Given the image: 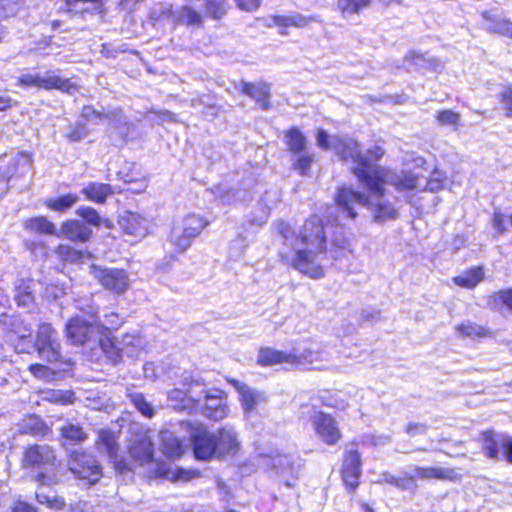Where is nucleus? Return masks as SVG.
Here are the masks:
<instances>
[{"instance_id": "f257e3e1", "label": "nucleus", "mask_w": 512, "mask_h": 512, "mask_svg": "<svg viewBox=\"0 0 512 512\" xmlns=\"http://www.w3.org/2000/svg\"><path fill=\"white\" fill-rule=\"evenodd\" d=\"M334 149L342 162L355 163L351 172L370 195L377 198L385 196L390 170L378 165L386 154L384 140H376L363 153L361 143L357 139L339 137Z\"/></svg>"}, {"instance_id": "f03ea898", "label": "nucleus", "mask_w": 512, "mask_h": 512, "mask_svg": "<svg viewBox=\"0 0 512 512\" xmlns=\"http://www.w3.org/2000/svg\"><path fill=\"white\" fill-rule=\"evenodd\" d=\"M189 441L197 460L210 461L235 457L240 451L237 435L226 427L211 431L202 423H187Z\"/></svg>"}, {"instance_id": "7ed1b4c3", "label": "nucleus", "mask_w": 512, "mask_h": 512, "mask_svg": "<svg viewBox=\"0 0 512 512\" xmlns=\"http://www.w3.org/2000/svg\"><path fill=\"white\" fill-rule=\"evenodd\" d=\"M19 463L23 471L30 473V480L38 488L57 485L61 481V462L55 449L48 444H28L22 450Z\"/></svg>"}, {"instance_id": "20e7f679", "label": "nucleus", "mask_w": 512, "mask_h": 512, "mask_svg": "<svg viewBox=\"0 0 512 512\" xmlns=\"http://www.w3.org/2000/svg\"><path fill=\"white\" fill-rule=\"evenodd\" d=\"M204 385L202 381L187 378L182 381V388L173 389L171 398L184 402L180 408L189 412L200 411L205 417L213 421L223 420L228 416L227 393L222 389H212L205 392L203 402L190 395L192 387Z\"/></svg>"}, {"instance_id": "39448f33", "label": "nucleus", "mask_w": 512, "mask_h": 512, "mask_svg": "<svg viewBox=\"0 0 512 512\" xmlns=\"http://www.w3.org/2000/svg\"><path fill=\"white\" fill-rule=\"evenodd\" d=\"M315 352L305 349L301 353L278 350L269 346H262L257 353L256 363L261 367H270L279 364H287L292 367L309 365L314 362Z\"/></svg>"}, {"instance_id": "423d86ee", "label": "nucleus", "mask_w": 512, "mask_h": 512, "mask_svg": "<svg viewBox=\"0 0 512 512\" xmlns=\"http://www.w3.org/2000/svg\"><path fill=\"white\" fill-rule=\"evenodd\" d=\"M90 273L103 290L113 295H124L130 288L129 272L124 268L90 265Z\"/></svg>"}, {"instance_id": "0eeeda50", "label": "nucleus", "mask_w": 512, "mask_h": 512, "mask_svg": "<svg viewBox=\"0 0 512 512\" xmlns=\"http://www.w3.org/2000/svg\"><path fill=\"white\" fill-rule=\"evenodd\" d=\"M17 84L22 88H37L38 90H58L71 94L78 90V85L69 78H63L56 71L48 70L44 76L39 74H23L17 78Z\"/></svg>"}, {"instance_id": "6e6552de", "label": "nucleus", "mask_w": 512, "mask_h": 512, "mask_svg": "<svg viewBox=\"0 0 512 512\" xmlns=\"http://www.w3.org/2000/svg\"><path fill=\"white\" fill-rule=\"evenodd\" d=\"M89 317L91 321L86 320L81 315H74L67 320L64 332L72 345L85 346L94 340L96 333H98V313L91 311L89 312Z\"/></svg>"}, {"instance_id": "1a4fd4ad", "label": "nucleus", "mask_w": 512, "mask_h": 512, "mask_svg": "<svg viewBox=\"0 0 512 512\" xmlns=\"http://www.w3.org/2000/svg\"><path fill=\"white\" fill-rule=\"evenodd\" d=\"M69 471L79 480L89 485L97 483L102 477V467L94 456L85 451H72L68 455Z\"/></svg>"}, {"instance_id": "9d476101", "label": "nucleus", "mask_w": 512, "mask_h": 512, "mask_svg": "<svg viewBox=\"0 0 512 512\" xmlns=\"http://www.w3.org/2000/svg\"><path fill=\"white\" fill-rule=\"evenodd\" d=\"M325 222L319 215L309 216L299 230L297 239L305 247L318 252H327Z\"/></svg>"}, {"instance_id": "9b49d317", "label": "nucleus", "mask_w": 512, "mask_h": 512, "mask_svg": "<svg viewBox=\"0 0 512 512\" xmlns=\"http://www.w3.org/2000/svg\"><path fill=\"white\" fill-rule=\"evenodd\" d=\"M37 353L48 363L61 361V344L57 338V331L50 323H40L35 338Z\"/></svg>"}, {"instance_id": "f8f14e48", "label": "nucleus", "mask_w": 512, "mask_h": 512, "mask_svg": "<svg viewBox=\"0 0 512 512\" xmlns=\"http://www.w3.org/2000/svg\"><path fill=\"white\" fill-rule=\"evenodd\" d=\"M362 459L357 448L347 449L343 453L340 468L341 480L349 493H354L360 485Z\"/></svg>"}, {"instance_id": "ddd939ff", "label": "nucleus", "mask_w": 512, "mask_h": 512, "mask_svg": "<svg viewBox=\"0 0 512 512\" xmlns=\"http://www.w3.org/2000/svg\"><path fill=\"white\" fill-rule=\"evenodd\" d=\"M334 204L339 211L350 219H355L358 213L355 210L357 204L370 208L372 206L369 195L357 191L350 186L342 185L337 188L334 195Z\"/></svg>"}, {"instance_id": "4468645a", "label": "nucleus", "mask_w": 512, "mask_h": 512, "mask_svg": "<svg viewBox=\"0 0 512 512\" xmlns=\"http://www.w3.org/2000/svg\"><path fill=\"white\" fill-rule=\"evenodd\" d=\"M312 425L319 440L327 446L338 445L343 433L336 419L324 411L316 412L312 417Z\"/></svg>"}, {"instance_id": "2eb2a0df", "label": "nucleus", "mask_w": 512, "mask_h": 512, "mask_svg": "<svg viewBox=\"0 0 512 512\" xmlns=\"http://www.w3.org/2000/svg\"><path fill=\"white\" fill-rule=\"evenodd\" d=\"M319 254L326 252H318L310 248L297 249L290 261V266L302 275L311 279H320L325 275L324 267L317 262Z\"/></svg>"}, {"instance_id": "dca6fc26", "label": "nucleus", "mask_w": 512, "mask_h": 512, "mask_svg": "<svg viewBox=\"0 0 512 512\" xmlns=\"http://www.w3.org/2000/svg\"><path fill=\"white\" fill-rule=\"evenodd\" d=\"M420 164L412 169H402L398 173H393L390 177V184L398 192L420 191L421 182L425 176L418 171V168H423L426 160L419 159Z\"/></svg>"}, {"instance_id": "f3484780", "label": "nucleus", "mask_w": 512, "mask_h": 512, "mask_svg": "<svg viewBox=\"0 0 512 512\" xmlns=\"http://www.w3.org/2000/svg\"><path fill=\"white\" fill-rule=\"evenodd\" d=\"M93 232L83 221L66 219L57 230L56 237L63 238L72 243H87L92 239Z\"/></svg>"}, {"instance_id": "a211bd4d", "label": "nucleus", "mask_w": 512, "mask_h": 512, "mask_svg": "<svg viewBox=\"0 0 512 512\" xmlns=\"http://www.w3.org/2000/svg\"><path fill=\"white\" fill-rule=\"evenodd\" d=\"M505 439L506 436L498 434L493 429L482 430L479 434V442L484 456L493 461L504 459L503 445Z\"/></svg>"}, {"instance_id": "6ab92c4d", "label": "nucleus", "mask_w": 512, "mask_h": 512, "mask_svg": "<svg viewBox=\"0 0 512 512\" xmlns=\"http://www.w3.org/2000/svg\"><path fill=\"white\" fill-rule=\"evenodd\" d=\"M161 14L166 17H173L176 24L186 25L189 27H202L204 23V14L189 5L181 6L177 14L172 7L169 5L167 8L161 11Z\"/></svg>"}, {"instance_id": "aec40b11", "label": "nucleus", "mask_w": 512, "mask_h": 512, "mask_svg": "<svg viewBox=\"0 0 512 512\" xmlns=\"http://www.w3.org/2000/svg\"><path fill=\"white\" fill-rule=\"evenodd\" d=\"M240 92L252 100L262 110H269L272 105L270 102V86L266 82H246L241 83Z\"/></svg>"}, {"instance_id": "412c9836", "label": "nucleus", "mask_w": 512, "mask_h": 512, "mask_svg": "<svg viewBox=\"0 0 512 512\" xmlns=\"http://www.w3.org/2000/svg\"><path fill=\"white\" fill-rule=\"evenodd\" d=\"M128 453L135 464H150L154 461V444L148 437L137 438L128 447Z\"/></svg>"}, {"instance_id": "4be33fe9", "label": "nucleus", "mask_w": 512, "mask_h": 512, "mask_svg": "<svg viewBox=\"0 0 512 512\" xmlns=\"http://www.w3.org/2000/svg\"><path fill=\"white\" fill-rule=\"evenodd\" d=\"M416 478L423 480H442L456 482L461 479V474L455 468H442V467H430V466H416L415 467Z\"/></svg>"}, {"instance_id": "5701e85b", "label": "nucleus", "mask_w": 512, "mask_h": 512, "mask_svg": "<svg viewBox=\"0 0 512 512\" xmlns=\"http://www.w3.org/2000/svg\"><path fill=\"white\" fill-rule=\"evenodd\" d=\"M23 228L27 232L36 235L56 236L57 234L55 223L45 215H38L24 219Z\"/></svg>"}, {"instance_id": "b1692460", "label": "nucleus", "mask_w": 512, "mask_h": 512, "mask_svg": "<svg viewBox=\"0 0 512 512\" xmlns=\"http://www.w3.org/2000/svg\"><path fill=\"white\" fill-rule=\"evenodd\" d=\"M81 193L88 201L104 204L107 198L114 193L112 185L108 183L89 182L82 188Z\"/></svg>"}, {"instance_id": "393cba45", "label": "nucleus", "mask_w": 512, "mask_h": 512, "mask_svg": "<svg viewBox=\"0 0 512 512\" xmlns=\"http://www.w3.org/2000/svg\"><path fill=\"white\" fill-rule=\"evenodd\" d=\"M284 143L291 154H300L307 150V139L297 126H292L284 131Z\"/></svg>"}, {"instance_id": "a878e982", "label": "nucleus", "mask_w": 512, "mask_h": 512, "mask_svg": "<svg viewBox=\"0 0 512 512\" xmlns=\"http://www.w3.org/2000/svg\"><path fill=\"white\" fill-rule=\"evenodd\" d=\"M207 225L208 221L203 216L196 213H188L181 219L179 224L174 226L180 228L182 232L188 234L193 239H196Z\"/></svg>"}, {"instance_id": "bb28decb", "label": "nucleus", "mask_w": 512, "mask_h": 512, "mask_svg": "<svg viewBox=\"0 0 512 512\" xmlns=\"http://www.w3.org/2000/svg\"><path fill=\"white\" fill-rule=\"evenodd\" d=\"M225 380L239 393L240 401L245 411L250 412L256 408L259 396L255 391L251 390L235 378L226 377Z\"/></svg>"}, {"instance_id": "cd10ccee", "label": "nucleus", "mask_w": 512, "mask_h": 512, "mask_svg": "<svg viewBox=\"0 0 512 512\" xmlns=\"http://www.w3.org/2000/svg\"><path fill=\"white\" fill-rule=\"evenodd\" d=\"M95 445L102 447L109 458H116L118 456L120 446L115 432L111 429L103 428L98 430Z\"/></svg>"}, {"instance_id": "c85d7f7f", "label": "nucleus", "mask_w": 512, "mask_h": 512, "mask_svg": "<svg viewBox=\"0 0 512 512\" xmlns=\"http://www.w3.org/2000/svg\"><path fill=\"white\" fill-rule=\"evenodd\" d=\"M14 300L20 307H31L35 304L32 279H21L15 288Z\"/></svg>"}, {"instance_id": "c756f323", "label": "nucleus", "mask_w": 512, "mask_h": 512, "mask_svg": "<svg viewBox=\"0 0 512 512\" xmlns=\"http://www.w3.org/2000/svg\"><path fill=\"white\" fill-rule=\"evenodd\" d=\"M484 279V271L481 266L472 267L462 274L453 277V283L465 289L475 288Z\"/></svg>"}, {"instance_id": "7c9ffc66", "label": "nucleus", "mask_w": 512, "mask_h": 512, "mask_svg": "<svg viewBox=\"0 0 512 512\" xmlns=\"http://www.w3.org/2000/svg\"><path fill=\"white\" fill-rule=\"evenodd\" d=\"M98 344L103 354L110 361L118 363L122 360L123 349L118 346L117 340L112 334H101Z\"/></svg>"}, {"instance_id": "2f4dec72", "label": "nucleus", "mask_w": 512, "mask_h": 512, "mask_svg": "<svg viewBox=\"0 0 512 512\" xmlns=\"http://www.w3.org/2000/svg\"><path fill=\"white\" fill-rule=\"evenodd\" d=\"M455 331L463 338L482 339L491 336V331L485 326L471 321H464L455 326Z\"/></svg>"}, {"instance_id": "473e14b6", "label": "nucleus", "mask_w": 512, "mask_h": 512, "mask_svg": "<svg viewBox=\"0 0 512 512\" xmlns=\"http://www.w3.org/2000/svg\"><path fill=\"white\" fill-rule=\"evenodd\" d=\"M383 482L403 491H415L418 487L416 475L410 472L400 476L385 473L383 475Z\"/></svg>"}, {"instance_id": "72a5a7b5", "label": "nucleus", "mask_w": 512, "mask_h": 512, "mask_svg": "<svg viewBox=\"0 0 512 512\" xmlns=\"http://www.w3.org/2000/svg\"><path fill=\"white\" fill-rule=\"evenodd\" d=\"M76 213L84 220L86 225L89 224L95 227L103 226L107 229H112L114 226L109 218H102L99 212L93 207L81 206Z\"/></svg>"}, {"instance_id": "f704fd0d", "label": "nucleus", "mask_w": 512, "mask_h": 512, "mask_svg": "<svg viewBox=\"0 0 512 512\" xmlns=\"http://www.w3.org/2000/svg\"><path fill=\"white\" fill-rule=\"evenodd\" d=\"M79 200L76 193H67L44 201V206L55 212L63 213L72 208Z\"/></svg>"}, {"instance_id": "c9c22d12", "label": "nucleus", "mask_w": 512, "mask_h": 512, "mask_svg": "<svg viewBox=\"0 0 512 512\" xmlns=\"http://www.w3.org/2000/svg\"><path fill=\"white\" fill-rule=\"evenodd\" d=\"M230 8L228 0H204V16L212 20H221Z\"/></svg>"}, {"instance_id": "e433bc0d", "label": "nucleus", "mask_w": 512, "mask_h": 512, "mask_svg": "<svg viewBox=\"0 0 512 512\" xmlns=\"http://www.w3.org/2000/svg\"><path fill=\"white\" fill-rule=\"evenodd\" d=\"M496 100L503 116L512 119V82L500 85Z\"/></svg>"}, {"instance_id": "4c0bfd02", "label": "nucleus", "mask_w": 512, "mask_h": 512, "mask_svg": "<svg viewBox=\"0 0 512 512\" xmlns=\"http://www.w3.org/2000/svg\"><path fill=\"white\" fill-rule=\"evenodd\" d=\"M195 239L182 232L180 228L173 226L170 230L168 241L178 254L185 253Z\"/></svg>"}, {"instance_id": "58836bf2", "label": "nucleus", "mask_w": 512, "mask_h": 512, "mask_svg": "<svg viewBox=\"0 0 512 512\" xmlns=\"http://www.w3.org/2000/svg\"><path fill=\"white\" fill-rule=\"evenodd\" d=\"M61 438L70 444H79L88 439V434L77 424L67 423L59 428Z\"/></svg>"}, {"instance_id": "ea45409f", "label": "nucleus", "mask_w": 512, "mask_h": 512, "mask_svg": "<svg viewBox=\"0 0 512 512\" xmlns=\"http://www.w3.org/2000/svg\"><path fill=\"white\" fill-rule=\"evenodd\" d=\"M446 181V174L438 168H434L426 179L425 184L423 186L421 185L420 191L432 193L439 192L444 189Z\"/></svg>"}, {"instance_id": "a19ab883", "label": "nucleus", "mask_w": 512, "mask_h": 512, "mask_svg": "<svg viewBox=\"0 0 512 512\" xmlns=\"http://www.w3.org/2000/svg\"><path fill=\"white\" fill-rule=\"evenodd\" d=\"M55 253L58 259L64 263L81 262L84 258V252L68 244H59L55 247Z\"/></svg>"}, {"instance_id": "79ce46f5", "label": "nucleus", "mask_w": 512, "mask_h": 512, "mask_svg": "<svg viewBox=\"0 0 512 512\" xmlns=\"http://www.w3.org/2000/svg\"><path fill=\"white\" fill-rule=\"evenodd\" d=\"M36 501L53 511H62L66 507V501L61 495H49L43 492H35Z\"/></svg>"}, {"instance_id": "37998d69", "label": "nucleus", "mask_w": 512, "mask_h": 512, "mask_svg": "<svg viewBox=\"0 0 512 512\" xmlns=\"http://www.w3.org/2000/svg\"><path fill=\"white\" fill-rule=\"evenodd\" d=\"M104 318V324L99 322V319L97 320L99 334H111L112 331H117L125 322L124 317L117 312L105 314Z\"/></svg>"}, {"instance_id": "c03bdc74", "label": "nucleus", "mask_w": 512, "mask_h": 512, "mask_svg": "<svg viewBox=\"0 0 512 512\" xmlns=\"http://www.w3.org/2000/svg\"><path fill=\"white\" fill-rule=\"evenodd\" d=\"M373 0H338L337 7L343 14H359L371 6Z\"/></svg>"}, {"instance_id": "a18cd8bd", "label": "nucleus", "mask_w": 512, "mask_h": 512, "mask_svg": "<svg viewBox=\"0 0 512 512\" xmlns=\"http://www.w3.org/2000/svg\"><path fill=\"white\" fill-rule=\"evenodd\" d=\"M482 18L486 23V30L491 34L503 36L507 19L494 15L491 11L482 12Z\"/></svg>"}, {"instance_id": "49530a36", "label": "nucleus", "mask_w": 512, "mask_h": 512, "mask_svg": "<svg viewBox=\"0 0 512 512\" xmlns=\"http://www.w3.org/2000/svg\"><path fill=\"white\" fill-rule=\"evenodd\" d=\"M434 117L440 126H452L455 130L458 129L461 123L460 113L450 109L439 110Z\"/></svg>"}, {"instance_id": "de8ad7c7", "label": "nucleus", "mask_w": 512, "mask_h": 512, "mask_svg": "<svg viewBox=\"0 0 512 512\" xmlns=\"http://www.w3.org/2000/svg\"><path fill=\"white\" fill-rule=\"evenodd\" d=\"M373 215L376 221L396 219L398 211L389 201L379 202L374 206Z\"/></svg>"}, {"instance_id": "09e8293b", "label": "nucleus", "mask_w": 512, "mask_h": 512, "mask_svg": "<svg viewBox=\"0 0 512 512\" xmlns=\"http://www.w3.org/2000/svg\"><path fill=\"white\" fill-rule=\"evenodd\" d=\"M296 155L297 157L292 162L293 169H295L301 176L309 175L311 166L315 161L314 155L307 153L306 151Z\"/></svg>"}, {"instance_id": "8fccbe9b", "label": "nucleus", "mask_w": 512, "mask_h": 512, "mask_svg": "<svg viewBox=\"0 0 512 512\" xmlns=\"http://www.w3.org/2000/svg\"><path fill=\"white\" fill-rule=\"evenodd\" d=\"M64 2V8L63 11L69 15H76L78 13L84 14L88 12V9H84L82 11L77 10V4L80 2L86 3L91 2L96 4L95 8L98 11V13L103 14L105 12L104 8V0H63Z\"/></svg>"}, {"instance_id": "3c124183", "label": "nucleus", "mask_w": 512, "mask_h": 512, "mask_svg": "<svg viewBox=\"0 0 512 512\" xmlns=\"http://www.w3.org/2000/svg\"><path fill=\"white\" fill-rule=\"evenodd\" d=\"M490 301L494 308L506 307L512 311V288L495 291L491 295Z\"/></svg>"}, {"instance_id": "603ef678", "label": "nucleus", "mask_w": 512, "mask_h": 512, "mask_svg": "<svg viewBox=\"0 0 512 512\" xmlns=\"http://www.w3.org/2000/svg\"><path fill=\"white\" fill-rule=\"evenodd\" d=\"M163 453L172 459H178L184 454V446L181 440L169 438L163 442Z\"/></svg>"}, {"instance_id": "864d4df0", "label": "nucleus", "mask_w": 512, "mask_h": 512, "mask_svg": "<svg viewBox=\"0 0 512 512\" xmlns=\"http://www.w3.org/2000/svg\"><path fill=\"white\" fill-rule=\"evenodd\" d=\"M129 399L142 415L148 418H151L154 415L155 411L153 407L145 399V396L142 393H131L129 394Z\"/></svg>"}, {"instance_id": "5fc2aeb1", "label": "nucleus", "mask_w": 512, "mask_h": 512, "mask_svg": "<svg viewBox=\"0 0 512 512\" xmlns=\"http://www.w3.org/2000/svg\"><path fill=\"white\" fill-rule=\"evenodd\" d=\"M49 432V427L40 419H33L32 423H27L21 428L22 434H28L33 437L45 436Z\"/></svg>"}, {"instance_id": "6e6d98bb", "label": "nucleus", "mask_w": 512, "mask_h": 512, "mask_svg": "<svg viewBox=\"0 0 512 512\" xmlns=\"http://www.w3.org/2000/svg\"><path fill=\"white\" fill-rule=\"evenodd\" d=\"M429 430V425L422 422H409L404 427V432L410 438L424 436Z\"/></svg>"}, {"instance_id": "4d7b16f0", "label": "nucleus", "mask_w": 512, "mask_h": 512, "mask_svg": "<svg viewBox=\"0 0 512 512\" xmlns=\"http://www.w3.org/2000/svg\"><path fill=\"white\" fill-rule=\"evenodd\" d=\"M88 130L84 123H76L71 126L69 131L66 133L65 137L70 142H78L82 140L85 136H87Z\"/></svg>"}, {"instance_id": "13d9d810", "label": "nucleus", "mask_w": 512, "mask_h": 512, "mask_svg": "<svg viewBox=\"0 0 512 512\" xmlns=\"http://www.w3.org/2000/svg\"><path fill=\"white\" fill-rule=\"evenodd\" d=\"M273 25H276L279 27L280 31L279 33L282 36H287L289 34L288 28L292 27L291 21H290V15H273L271 17Z\"/></svg>"}, {"instance_id": "bf43d9fd", "label": "nucleus", "mask_w": 512, "mask_h": 512, "mask_svg": "<svg viewBox=\"0 0 512 512\" xmlns=\"http://www.w3.org/2000/svg\"><path fill=\"white\" fill-rule=\"evenodd\" d=\"M9 512H38V509L25 500L17 499L11 504Z\"/></svg>"}, {"instance_id": "052dcab7", "label": "nucleus", "mask_w": 512, "mask_h": 512, "mask_svg": "<svg viewBox=\"0 0 512 512\" xmlns=\"http://www.w3.org/2000/svg\"><path fill=\"white\" fill-rule=\"evenodd\" d=\"M290 21H291L292 27L305 28L310 23L317 21V19L314 16H303L301 14H295V15H290Z\"/></svg>"}, {"instance_id": "680f3d73", "label": "nucleus", "mask_w": 512, "mask_h": 512, "mask_svg": "<svg viewBox=\"0 0 512 512\" xmlns=\"http://www.w3.org/2000/svg\"><path fill=\"white\" fill-rule=\"evenodd\" d=\"M110 460L112 462L113 469L118 474L123 475V474L131 472L133 470L132 466L129 464V462L123 457L118 458V456H117L116 458H110Z\"/></svg>"}, {"instance_id": "e2e57ef3", "label": "nucleus", "mask_w": 512, "mask_h": 512, "mask_svg": "<svg viewBox=\"0 0 512 512\" xmlns=\"http://www.w3.org/2000/svg\"><path fill=\"white\" fill-rule=\"evenodd\" d=\"M238 9L245 12L256 11L262 3V0H234Z\"/></svg>"}, {"instance_id": "0e129e2a", "label": "nucleus", "mask_w": 512, "mask_h": 512, "mask_svg": "<svg viewBox=\"0 0 512 512\" xmlns=\"http://www.w3.org/2000/svg\"><path fill=\"white\" fill-rule=\"evenodd\" d=\"M492 226L499 232L504 233L506 229V217L503 213L495 211L492 215Z\"/></svg>"}, {"instance_id": "69168bd1", "label": "nucleus", "mask_w": 512, "mask_h": 512, "mask_svg": "<svg viewBox=\"0 0 512 512\" xmlns=\"http://www.w3.org/2000/svg\"><path fill=\"white\" fill-rule=\"evenodd\" d=\"M317 146L323 150L330 148L329 135L324 129H318L316 132Z\"/></svg>"}, {"instance_id": "338daca9", "label": "nucleus", "mask_w": 512, "mask_h": 512, "mask_svg": "<svg viewBox=\"0 0 512 512\" xmlns=\"http://www.w3.org/2000/svg\"><path fill=\"white\" fill-rule=\"evenodd\" d=\"M28 370L30 371V373L37 377V378H43L45 377L48 372H49V369L47 366L43 365V364H40V363H33V364H30L28 366Z\"/></svg>"}, {"instance_id": "774afa93", "label": "nucleus", "mask_w": 512, "mask_h": 512, "mask_svg": "<svg viewBox=\"0 0 512 512\" xmlns=\"http://www.w3.org/2000/svg\"><path fill=\"white\" fill-rule=\"evenodd\" d=\"M503 457L507 463L512 464V436L506 437L505 439Z\"/></svg>"}]
</instances>
